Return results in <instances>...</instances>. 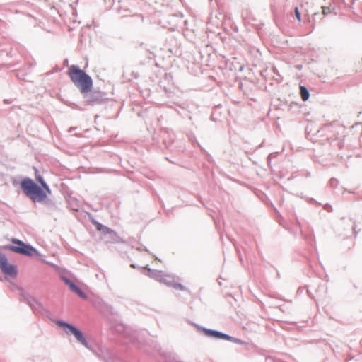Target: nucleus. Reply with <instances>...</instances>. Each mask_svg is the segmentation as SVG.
<instances>
[{
    "mask_svg": "<svg viewBox=\"0 0 362 362\" xmlns=\"http://www.w3.org/2000/svg\"><path fill=\"white\" fill-rule=\"evenodd\" d=\"M295 15L296 16L297 20L299 22H300L301 21V16H300V13L299 11V10L297 7L295 8Z\"/></svg>",
    "mask_w": 362,
    "mask_h": 362,
    "instance_id": "nucleus-14",
    "label": "nucleus"
},
{
    "mask_svg": "<svg viewBox=\"0 0 362 362\" xmlns=\"http://www.w3.org/2000/svg\"><path fill=\"white\" fill-rule=\"evenodd\" d=\"M11 242L16 244V245H8L6 247V248L8 249L12 252L18 254L25 255L29 257L37 254V251L34 247H33L30 245H26L21 240L13 238L12 239Z\"/></svg>",
    "mask_w": 362,
    "mask_h": 362,
    "instance_id": "nucleus-4",
    "label": "nucleus"
},
{
    "mask_svg": "<svg viewBox=\"0 0 362 362\" xmlns=\"http://www.w3.org/2000/svg\"><path fill=\"white\" fill-rule=\"evenodd\" d=\"M66 284L69 286L70 289L75 292L76 294H78L81 298L86 299V295L77 286H76L73 282H71L69 280H66Z\"/></svg>",
    "mask_w": 362,
    "mask_h": 362,
    "instance_id": "nucleus-7",
    "label": "nucleus"
},
{
    "mask_svg": "<svg viewBox=\"0 0 362 362\" xmlns=\"http://www.w3.org/2000/svg\"><path fill=\"white\" fill-rule=\"evenodd\" d=\"M0 269L4 272V274L11 276H16L17 274V271L16 267L9 264L6 258L5 255L0 252Z\"/></svg>",
    "mask_w": 362,
    "mask_h": 362,
    "instance_id": "nucleus-6",
    "label": "nucleus"
},
{
    "mask_svg": "<svg viewBox=\"0 0 362 362\" xmlns=\"http://www.w3.org/2000/svg\"><path fill=\"white\" fill-rule=\"evenodd\" d=\"M57 324L60 327L66 328L67 329V330L66 331V334H73L75 336L76 339L79 342H81L85 346H87V341L80 330L76 329L73 325L68 324L66 322H62V321H58L57 322Z\"/></svg>",
    "mask_w": 362,
    "mask_h": 362,
    "instance_id": "nucleus-5",
    "label": "nucleus"
},
{
    "mask_svg": "<svg viewBox=\"0 0 362 362\" xmlns=\"http://www.w3.org/2000/svg\"><path fill=\"white\" fill-rule=\"evenodd\" d=\"M355 69L356 71H362V60L356 64Z\"/></svg>",
    "mask_w": 362,
    "mask_h": 362,
    "instance_id": "nucleus-15",
    "label": "nucleus"
},
{
    "mask_svg": "<svg viewBox=\"0 0 362 362\" xmlns=\"http://www.w3.org/2000/svg\"><path fill=\"white\" fill-rule=\"evenodd\" d=\"M68 75L73 83L78 87L83 93L90 91L93 86L91 78L83 70L76 65H71L69 67Z\"/></svg>",
    "mask_w": 362,
    "mask_h": 362,
    "instance_id": "nucleus-1",
    "label": "nucleus"
},
{
    "mask_svg": "<svg viewBox=\"0 0 362 362\" xmlns=\"http://www.w3.org/2000/svg\"><path fill=\"white\" fill-rule=\"evenodd\" d=\"M206 334L209 336L216 337V338H222V339H228V337L226 334L220 333L216 331L207 330Z\"/></svg>",
    "mask_w": 362,
    "mask_h": 362,
    "instance_id": "nucleus-8",
    "label": "nucleus"
},
{
    "mask_svg": "<svg viewBox=\"0 0 362 362\" xmlns=\"http://www.w3.org/2000/svg\"><path fill=\"white\" fill-rule=\"evenodd\" d=\"M156 281L158 282L165 284L167 286L172 287L176 290L186 291L187 288L179 282L177 276L168 274L159 273L156 276Z\"/></svg>",
    "mask_w": 362,
    "mask_h": 362,
    "instance_id": "nucleus-3",
    "label": "nucleus"
},
{
    "mask_svg": "<svg viewBox=\"0 0 362 362\" xmlns=\"http://www.w3.org/2000/svg\"><path fill=\"white\" fill-rule=\"evenodd\" d=\"M36 180L41 185L42 188L46 192H47L48 193H50V190H49L48 185L45 182L42 177L40 175L36 177Z\"/></svg>",
    "mask_w": 362,
    "mask_h": 362,
    "instance_id": "nucleus-10",
    "label": "nucleus"
},
{
    "mask_svg": "<svg viewBox=\"0 0 362 362\" xmlns=\"http://www.w3.org/2000/svg\"><path fill=\"white\" fill-rule=\"evenodd\" d=\"M21 187L25 194L34 202H42L47 199L46 192L30 178L23 179Z\"/></svg>",
    "mask_w": 362,
    "mask_h": 362,
    "instance_id": "nucleus-2",
    "label": "nucleus"
},
{
    "mask_svg": "<svg viewBox=\"0 0 362 362\" xmlns=\"http://www.w3.org/2000/svg\"><path fill=\"white\" fill-rule=\"evenodd\" d=\"M102 232H103V233H107V230H103Z\"/></svg>",
    "mask_w": 362,
    "mask_h": 362,
    "instance_id": "nucleus-16",
    "label": "nucleus"
},
{
    "mask_svg": "<svg viewBox=\"0 0 362 362\" xmlns=\"http://www.w3.org/2000/svg\"><path fill=\"white\" fill-rule=\"evenodd\" d=\"M300 97L303 101H306L308 100L310 96L309 91L305 86H300Z\"/></svg>",
    "mask_w": 362,
    "mask_h": 362,
    "instance_id": "nucleus-9",
    "label": "nucleus"
},
{
    "mask_svg": "<svg viewBox=\"0 0 362 362\" xmlns=\"http://www.w3.org/2000/svg\"><path fill=\"white\" fill-rule=\"evenodd\" d=\"M96 228L100 231H103V230H107V233H113V231L110 228H109L106 226H104L99 223H96Z\"/></svg>",
    "mask_w": 362,
    "mask_h": 362,
    "instance_id": "nucleus-12",
    "label": "nucleus"
},
{
    "mask_svg": "<svg viewBox=\"0 0 362 362\" xmlns=\"http://www.w3.org/2000/svg\"><path fill=\"white\" fill-rule=\"evenodd\" d=\"M322 14L325 16L332 13V9L329 7H322Z\"/></svg>",
    "mask_w": 362,
    "mask_h": 362,
    "instance_id": "nucleus-13",
    "label": "nucleus"
},
{
    "mask_svg": "<svg viewBox=\"0 0 362 362\" xmlns=\"http://www.w3.org/2000/svg\"><path fill=\"white\" fill-rule=\"evenodd\" d=\"M96 228L100 231H103V230H107V233H113V231L110 228H109L106 226H104L99 223H96Z\"/></svg>",
    "mask_w": 362,
    "mask_h": 362,
    "instance_id": "nucleus-11",
    "label": "nucleus"
}]
</instances>
